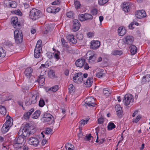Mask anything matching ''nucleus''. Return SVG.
I'll return each mask as SVG.
<instances>
[{
  "mask_svg": "<svg viewBox=\"0 0 150 150\" xmlns=\"http://www.w3.org/2000/svg\"><path fill=\"white\" fill-rule=\"evenodd\" d=\"M60 9L59 8L56 7L55 6H51L47 8V11L50 13H56L58 12Z\"/></svg>",
  "mask_w": 150,
  "mask_h": 150,
  "instance_id": "6e6552de",
  "label": "nucleus"
},
{
  "mask_svg": "<svg viewBox=\"0 0 150 150\" xmlns=\"http://www.w3.org/2000/svg\"><path fill=\"white\" fill-rule=\"evenodd\" d=\"M39 83H43L44 82L45 80V78L44 77L39 76Z\"/></svg>",
  "mask_w": 150,
  "mask_h": 150,
  "instance_id": "bf43d9fd",
  "label": "nucleus"
},
{
  "mask_svg": "<svg viewBox=\"0 0 150 150\" xmlns=\"http://www.w3.org/2000/svg\"><path fill=\"white\" fill-rule=\"evenodd\" d=\"M85 61L84 59H78L75 62L76 65L78 67H82L85 64Z\"/></svg>",
  "mask_w": 150,
  "mask_h": 150,
  "instance_id": "4468645a",
  "label": "nucleus"
},
{
  "mask_svg": "<svg viewBox=\"0 0 150 150\" xmlns=\"http://www.w3.org/2000/svg\"><path fill=\"white\" fill-rule=\"evenodd\" d=\"M11 23L15 28L18 29H20L21 25L20 22H18V18L17 17H12L11 19Z\"/></svg>",
  "mask_w": 150,
  "mask_h": 150,
  "instance_id": "423d86ee",
  "label": "nucleus"
},
{
  "mask_svg": "<svg viewBox=\"0 0 150 150\" xmlns=\"http://www.w3.org/2000/svg\"><path fill=\"white\" fill-rule=\"evenodd\" d=\"M133 101V96L130 94H126L124 97L123 102L125 105L126 106L128 105L131 103H132Z\"/></svg>",
  "mask_w": 150,
  "mask_h": 150,
  "instance_id": "7ed1b4c3",
  "label": "nucleus"
},
{
  "mask_svg": "<svg viewBox=\"0 0 150 150\" xmlns=\"http://www.w3.org/2000/svg\"><path fill=\"white\" fill-rule=\"evenodd\" d=\"M67 16L70 18H73L74 16V13L72 11H70L67 13Z\"/></svg>",
  "mask_w": 150,
  "mask_h": 150,
  "instance_id": "79ce46f5",
  "label": "nucleus"
},
{
  "mask_svg": "<svg viewBox=\"0 0 150 150\" xmlns=\"http://www.w3.org/2000/svg\"><path fill=\"white\" fill-rule=\"evenodd\" d=\"M59 89V86L56 85L54 86L51 88L49 90H52V91L55 92L57 91Z\"/></svg>",
  "mask_w": 150,
  "mask_h": 150,
  "instance_id": "a19ab883",
  "label": "nucleus"
},
{
  "mask_svg": "<svg viewBox=\"0 0 150 150\" xmlns=\"http://www.w3.org/2000/svg\"><path fill=\"white\" fill-rule=\"evenodd\" d=\"M6 112V110L4 106H0V113L2 115H5Z\"/></svg>",
  "mask_w": 150,
  "mask_h": 150,
  "instance_id": "4c0bfd02",
  "label": "nucleus"
},
{
  "mask_svg": "<svg viewBox=\"0 0 150 150\" xmlns=\"http://www.w3.org/2000/svg\"><path fill=\"white\" fill-rule=\"evenodd\" d=\"M42 45H39L36 44L35 49L42 50Z\"/></svg>",
  "mask_w": 150,
  "mask_h": 150,
  "instance_id": "680f3d73",
  "label": "nucleus"
},
{
  "mask_svg": "<svg viewBox=\"0 0 150 150\" xmlns=\"http://www.w3.org/2000/svg\"><path fill=\"white\" fill-rule=\"evenodd\" d=\"M48 75L50 78H54L55 75L54 71L52 69H50L49 71Z\"/></svg>",
  "mask_w": 150,
  "mask_h": 150,
  "instance_id": "2f4dec72",
  "label": "nucleus"
},
{
  "mask_svg": "<svg viewBox=\"0 0 150 150\" xmlns=\"http://www.w3.org/2000/svg\"><path fill=\"white\" fill-rule=\"evenodd\" d=\"M91 138H92L93 139V137L91 135V134H89L88 135H86L85 137L84 138V139L85 141H89L91 139Z\"/></svg>",
  "mask_w": 150,
  "mask_h": 150,
  "instance_id": "e433bc0d",
  "label": "nucleus"
},
{
  "mask_svg": "<svg viewBox=\"0 0 150 150\" xmlns=\"http://www.w3.org/2000/svg\"><path fill=\"white\" fill-rule=\"evenodd\" d=\"M150 81V74H147L144 76L141 81V83L144 84L146 82H149Z\"/></svg>",
  "mask_w": 150,
  "mask_h": 150,
  "instance_id": "412c9836",
  "label": "nucleus"
},
{
  "mask_svg": "<svg viewBox=\"0 0 150 150\" xmlns=\"http://www.w3.org/2000/svg\"><path fill=\"white\" fill-rule=\"evenodd\" d=\"M94 101V98L92 97H90L86 100V101Z\"/></svg>",
  "mask_w": 150,
  "mask_h": 150,
  "instance_id": "69168bd1",
  "label": "nucleus"
},
{
  "mask_svg": "<svg viewBox=\"0 0 150 150\" xmlns=\"http://www.w3.org/2000/svg\"><path fill=\"white\" fill-rule=\"evenodd\" d=\"M11 1L8 0H5L4 1V4L6 7H10Z\"/></svg>",
  "mask_w": 150,
  "mask_h": 150,
  "instance_id": "864d4df0",
  "label": "nucleus"
},
{
  "mask_svg": "<svg viewBox=\"0 0 150 150\" xmlns=\"http://www.w3.org/2000/svg\"><path fill=\"white\" fill-rule=\"evenodd\" d=\"M76 37L78 40H82L83 38V35L81 33H78L76 35Z\"/></svg>",
  "mask_w": 150,
  "mask_h": 150,
  "instance_id": "49530a36",
  "label": "nucleus"
},
{
  "mask_svg": "<svg viewBox=\"0 0 150 150\" xmlns=\"http://www.w3.org/2000/svg\"><path fill=\"white\" fill-rule=\"evenodd\" d=\"M33 72V69L31 67H28L26 69L24 73L28 78H30L31 76V73Z\"/></svg>",
  "mask_w": 150,
  "mask_h": 150,
  "instance_id": "dca6fc26",
  "label": "nucleus"
},
{
  "mask_svg": "<svg viewBox=\"0 0 150 150\" xmlns=\"http://www.w3.org/2000/svg\"><path fill=\"white\" fill-rule=\"evenodd\" d=\"M14 39L17 44L20 43L23 40L22 32L20 30H16L14 32Z\"/></svg>",
  "mask_w": 150,
  "mask_h": 150,
  "instance_id": "f257e3e1",
  "label": "nucleus"
},
{
  "mask_svg": "<svg viewBox=\"0 0 150 150\" xmlns=\"http://www.w3.org/2000/svg\"><path fill=\"white\" fill-rule=\"evenodd\" d=\"M108 0H98V3L100 5H103L107 3Z\"/></svg>",
  "mask_w": 150,
  "mask_h": 150,
  "instance_id": "de8ad7c7",
  "label": "nucleus"
},
{
  "mask_svg": "<svg viewBox=\"0 0 150 150\" xmlns=\"http://www.w3.org/2000/svg\"><path fill=\"white\" fill-rule=\"evenodd\" d=\"M50 62L48 61H46L45 64H42L39 68V71L40 69L42 70L43 69H45L48 67L50 65Z\"/></svg>",
  "mask_w": 150,
  "mask_h": 150,
  "instance_id": "4be33fe9",
  "label": "nucleus"
},
{
  "mask_svg": "<svg viewBox=\"0 0 150 150\" xmlns=\"http://www.w3.org/2000/svg\"><path fill=\"white\" fill-rule=\"evenodd\" d=\"M42 50L35 49L34 51V56L36 58H38L40 55Z\"/></svg>",
  "mask_w": 150,
  "mask_h": 150,
  "instance_id": "bb28decb",
  "label": "nucleus"
},
{
  "mask_svg": "<svg viewBox=\"0 0 150 150\" xmlns=\"http://www.w3.org/2000/svg\"><path fill=\"white\" fill-rule=\"evenodd\" d=\"M136 17L137 18H141L146 16L145 11L143 10H141L136 12L135 14Z\"/></svg>",
  "mask_w": 150,
  "mask_h": 150,
  "instance_id": "f8f14e48",
  "label": "nucleus"
},
{
  "mask_svg": "<svg viewBox=\"0 0 150 150\" xmlns=\"http://www.w3.org/2000/svg\"><path fill=\"white\" fill-rule=\"evenodd\" d=\"M84 17H85V21L91 20L93 18V16L92 15L88 13L84 14Z\"/></svg>",
  "mask_w": 150,
  "mask_h": 150,
  "instance_id": "c85d7f7f",
  "label": "nucleus"
},
{
  "mask_svg": "<svg viewBox=\"0 0 150 150\" xmlns=\"http://www.w3.org/2000/svg\"><path fill=\"white\" fill-rule=\"evenodd\" d=\"M115 108L117 115L119 116L120 115L122 112V108L120 106V105H116Z\"/></svg>",
  "mask_w": 150,
  "mask_h": 150,
  "instance_id": "5701e85b",
  "label": "nucleus"
},
{
  "mask_svg": "<svg viewBox=\"0 0 150 150\" xmlns=\"http://www.w3.org/2000/svg\"><path fill=\"white\" fill-rule=\"evenodd\" d=\"M93 81V78H88L85 82V81H83L86 87H90Z\"/></svg>",
  "mask_w": 150,
  "mask_h": 150,
  "instance_id": "f3484780",
  "label": "nucleus"
},
{
  "mask_svg": "<svg viewBox=\"0 0 150 150\" xmlns=\"http://www.w3.org/2000/svg\"><path fill=\"white\" fill-rule=\"evenodd\" d=\"M52 132V130L50 128H47L46 129V131L44 133L45 134H50L51 132Z\"/></svg>",
  "mask_w": 150,
  "mask_h": 150,
  "instance_id": "8fccbe9b",
  "label": "nucleus"
},
{
  "mask_svg": "<svg viewBox=\"0 0 150 150\" xmlns=\"http://www.w3.org/2000/svg\"><path fill=\"white\" fill-rule=\"evenodd\" d=\"M17 6V4L15 1H11L10 7H11L12 8H15Z\"/></svg>",
  "mask_w": 150,
  "mask_h": 150,
  "instance_id": "c03bdc74",
  "label": "nucleus"
},
{
  "mask_svg": "<svg viewBox=\"0 0 150 150\" xmlns=\"http://www.w3.org/2000/svg\"><path fill=\"white\" fill-rule=\"evenodd\" d=\"M22 136L25 138H27L30 135L33 134L34 132H28L27 131V129L24 127L22 129Z\"/></svg>",
  "mask_w": 150,
  "mask_h": 150,
  "instance_id": "9d476101",
  "label": "nucleus"
},
{
  "mask_svg": "<svg viewBox=\"0 0 150 150\" xmlns=\"http://www.w3.org/2000/svg\"><path fill=\"white\" fill-rule=\"evenodd\" d=\"M134 24V20L133 22L131 23L129 25V29H132L134 28V27H133V25Z\"/></svg>",
  "mask_w": 150,
  "mask_h": 150,
  "instance_id": "e2e57ef3",
  "label": "nucleus"
},
{
  "mask_svg": "<svg viewBox=\"0 0 150 150\" xmlns=\"http://www.w3.org/2000/svg\"><path fill=\"white\" fill-rule=\"evenodd\" d=\"M29 113L27 112L24 113V118L25 119H28L30 115H29Z\"/></svg>",
  "mask_w": 150,
  "mask_h": 150,
  "instance_id": "603ef678",
  "label": "nucleus"
},
{
  "mask_svg": "<svg viewBox=\"0 0 150 150\" xmlns=\"http://www.w3.org/2000/svg\"><path fill=\"white\" fill-rule=\"evenodd\" d=\"M125 40L127 44H131L134 41L133 38L132 36H127L125 38Z\"/></svg>",
  "mask_w": 150,
  "mask_h": 150,
  "instance_id": "aec40b11",
  "label": "nucleus"
},
{
  "mask_svg": "<svg viewBox=\"0 0 150 150\" xmlns=\"http://www.w3.org/2000/svg\"><path fill=\"white\" fill-rule=\"evenodd\" d=\"M85 104H84V105L86 107H87V106L89 107H94L95 104V103H94V101H85Z\"/></svg>",
  "mask_w": 150,
  "mask_h": 150,
  "instance_id": "c756f323",
  "label": "nucleus"
},
{
  "mask_svg": "<svg viewBox=\"0 0 150 150\" xmlns=\"http://www.w3.org/2000/svg\"><path fill=\"white\" fill-rule=\"evenodd\" d=\"M6 55L5 51L2 47H0V57L1 58L4 57Z\"/></svg>",
  "mask_w": 150,
  "mask_h": 150,
  "instance_id": "72a5a7b5",
  "label": "nucleus"
},
{
  "mask_svg": "<svg viewBox=\"0 0 150 150\" xmlns=\"http://www.w3.org/2000/svg\"><path fill=\"white\" fill-rule=\"evenodd\" d=\"M97 13V10L96 8L92 9L91 12V13L93 15H96Z\"/></svg>",
  "mask_w": 150,
  "mask_h": 150,
  "instance_id": "5fc2aeb1",
  "label": "nucleus"
},
{
  "mask_svg": "<svg viewBox=\"0 0 150 150\" xmlns=\"http://www.w3.org/2000/svg\"><path fill=\"white\" fill-rule=\"evenodd\" d=\"M37 94L33 95L32 96L31 99L30 100L32 104H34L37 102Z\"/></svg>",
  "mask_w": 150,
  "mask_h": 150,
  "instance_id": "473e14b6",
  "label": "nucleus"
},
{
  "mask_svg": "<svg viewBox=\"0 0 150 150\" xmlns=\"http://www.w3.org/2000/svg\"><path fill=\"white\" fill-rule=\"evenodd\" d=\"M52 116H53L50 114L45 113L44 114L42 119L43 120L50 117H52Z\"/></svg>",
  "mask_w": 150,
  "mask_h": 150,
  "instance_id": "58836bf2",
  "label": "nucleus"
},
{
  "mask_svg": "<svg viewBox=\"0 0 150 150\" xmlns=\"http://www.w3.org/2000/svg\"><path fill=\"white\" fill-rule=\"evenodd\" d=\"M73 87L74 86L72 84H71L69 85L68 86V89L70 92H71L73 91Z\"/></svg>",
  "mask_w": 150,
  "mask_h": 150,
  "instance_id": "13d9d810",
  "label": "nucleus"
},
{
  "mask_svg": "<svg viewBox=\"0 0 150 150\" xmlns=\"http://www.w3.org/2000/svg\"><path fill=\"white\" fill-rule=\"evenodd\" d=\"M78 18L79 20L81 21H85V17H84V14H81L78 16Z\"/></svg>",
  "mask_w": 150,
  "mask_h": 150,
  "instance_id": "37998d69",
  "label": "nucleus"
},
{
  "mask_svg": "<svg viewBox=\"0 0 150 150\" xmlns=\"http://www.w3.org/2000/svg\"><path fill=\"white\" fill-rule=\"evenodd\" d=\"M103 92L104 94L106 96H109L111 93V91L108 89V88L103 89Z\"/></svg>",
  "mask_w": 150,
  "mask_h": 150,
  "instance_id": "c9c22d12",
  "label": "nucleus"
},
{
  "mask_svg": "<svg viewBox=\"0 0 150 150\" xmlns=\"http://www.w3.org/2000/svg\"><path fill=\"white\" fill-rule=\"evenodd\" d=\"M130 52L132 54H134L137 52V48L134 45H132L129 47Z\"/></svg>",
  "mask_w": 150,
  "mask_h": 150,
  "instance_id": "b1692460",
  "label": "nucleus"
},
{
  "mask_svg": "<svg viewBox=\"0 0 150 150\" xmlns=\"http://www.w3.org/2000/svg\"><path fill=\"white\" fill-rule=\"evenodd\" d=\"M123 7V10L125 12H128L131 7L132 4L130 2H124Z\"/></svg>",
  "mask_w": 150,
  "mask_h": 150,
  "instance_id": "ddd939ff",
  "label": "nucleus"
},
{
  "mask_svg": "<svg viewBox=\"0 0 150 150\" xmlns=\"http://www.w3.org/2000/svg\"><path fill=\"white\" fill-rule=\"evenodd\" d=\"M45 105V102L43 99H40L39 101V105L40 107H43Z\"/></svg>",
  "mask_w": 150,
  "mask_h": 150,
  "instance_id": "09e8293b",
  "label": "nucleus"
},
{
  "mask_svg": "<svg viewBox=\"0 0 150 150\" xmlns=\"http://www.w3.org/2000/svg\"><path fill=\"white\" fill-rule=\"evenodd\" d=\"M24 127L27 129V131L28 132H31V130L34 129L33 127L32 126L29 125V124H26Z\"/></svg>",
  "mask_w": 150,
  "mask_h": 150,
  "instance_id": "f704fd0d",
  "label": "nucleus"
},
{
  "mask_svg": "<svg viewBox=\"0 0 150 150\" xmlns=\"http://www.w3.org/2000/svg\"><path fill=\"white\" fill-rule=\"evenodd\" d=\"M104 122V119L103 117H100L98 119V123L99 124H102Z\"/></svg>",
  "mask_w": 150,
  "mask_h": 150,
  "instance_id": "4d7b16f0",
  "label": "nucleus"
},
{
  "mask_svg": "<svg viewBox=\"0 0 150 150\" xmlns=\"http://www.w3.org/2000/svg\"><path fill=\"white\" fill-rule=\"evenodd\" d=\"M40 70L41 71L43 70V71H41L39 76L43 77V76L45 74L46 71L45 70V69H43L42 70Z\"/></svg>",
  "mask_w": 150,
  "mask_h": 150,
  "instance_id": "052dcab7",
  "label": "nucleus"
},
{
  "mask_svg": "<svg viewBox=\"0 0 150 150\" xmlns=\"http://www.w3.org/2000/svg\"><path fill=\"white\" fill-rule=\"evenodd\" d=\"M118 33L119 35L122 36L126 33V30L123 27H119L117 30Z\"/></svg>",
  "mask_w": 150,
  "mask_h": 150,
  "instance_id": "a211bd4d",
  "label": "nucleus"
},
{
  "mask_svg": "<svg viewBox=\"0 0 150 150\" xmlns=\"http://www.w3.org/2000/svg\"><path fill=\"white\" fill-rule=\"evenodd\" d=\"M115 125L112 122H110L108 124V130H111L115 127Z\"/></svg>",
  "mask_w": 150,
  "mask_h": 150,
  "instance_id": "7c9ffc66",
  "label": "nucleus"
},
{
  "mask_svg": "<svg viewBox=\"0 0 150 150\" xmlns=\"http://www.w3.org/2000/svg\"><path fill=\"white\" fill-rule=\"evenodd\" d=\"M24 138L22 136H19L17 138H16L13 141V146L16 148H18L19 146H17V144H22L24 140Z\"/></svg>",
  "mask_w": 150,
  "mask_h": 150,
  "instance_id": "39448f33",
  "label": "nucleus"
},
{
  "mask_svg": "<svg viewBox=\"0 0 150 150\" xmlns=\"http://www.w3.org/2000/svg\"><path fill=\"white\" fill-rule=\"evenodd\" d=\"M43 120L44 122H49V123H48V124H54V118L53 116H52V117H50L49 118H47V119Z\"/></svg>",
  "mask_w": 150,
  "mask_h": 150,
  "instance_id": "a878e982",
  "label": "nucleus"
},
{
  "mask_svg": "<svg viewBox=\"0 0 150 150\" xmlns=\"http://www.w3.org/2000/svg\"><path fill=\"white\" fill-rule=\"evenodd\" d=\"M104 73L102 72H99L96 74L97 77L100 78L104 75Z\"/></svg>",
  "mask_w": 150,
  "mask_h": 150,
  "instance_id": "6e6d98bb",
  "label": "nucleus"
},
{
  "mask_svg": "<svg viewBox=\"0 0 150 150\" xmlns=\"http://www.w3.org/2000/svg\"><path fill=\"white\" fill-rule=\"evenodd\" d=\"M40 111L39 110H36L33 114L32 116L33 118L37 119L40 116Z\"/></svg>",
  "mask_w": 150,
  "mask_h": 150,
  "instance_id": "393cba45",
  "label": "nucleus"
},
{
  "mask_svg": "<svg viewBox=\"0 0 150 150\" xmlns=\"http://www.w3.org/2000/svg\"><path fill=\"white\" fill-rule=\"evenodd\" d=\"M40 10L35 8H33L30 11L29 16L30 18L33 20L38 19L40 17Z\"/></svg>",
  "mask_w": 150,
  "mask_h": 150,
  "instance_id": "f03ea898",
  "label": "nucleus"
},
{
  "mask_svg": "<svg viewBox=\"0 0 150 150\" xmlns=\"http://www.w3.org/2000/svg\"><path fill=\"white\" fill-rule=\"evenodd\" d=\"M73 81L78 83H81L83 80V74L81 72H79L75 74V76L73 78Z\"/></svg>",
  "mask_w": 150,
  "mask_h": 150,
  "instance_id": "20e7f679",
  "label": "nucleus"
},
{
  "mask_svg": "<svg viewBox=\"0 0 150 150\" xmlns=\"http://www.w3.org/2000/svg\"><path fill=\"white\" fill-rule=\"evenodd\" d=\"M88 121V120H82L80 121V123L81 125H83L84 126L85 124L87 123Z\"/></svg>",
  "mask_w": 150,
  "mask_h": 150,
  "instance_id": "3c124183",
  "label": "nucleus"
},
{
  "mask_svg": "<svg viewBox=\"0 0 150 150\" xmlns=\"http://www.w3.org/2000/svg\"><path fill=\"white\" fill-rule=\"evenodd\" d=\"M6 118L7 120L5 124V125H8L9 126L11 127L13 124V120L8 115L6 116Z\"/></svg>",
  "mask_w": 150,
  "mask_h": 150,
  "instance_id": "6ab92c4d",
  "label": "nucleus"
},
{
  "mask_svg": "<svg viewBox=\"0 0 150 150\" xmlns=\"http://www.w3.org/2000/svg\"><path fill=\"white\" fill-rule=\"evenodd\" d=\"M74 37V36L73 35H69L67 37V38L68 40L70 41V40H71V39L72 38H73Z\"/></svg>",
  "mask_w": 150,
  "mask_h": 150,
  "instance_id": "774afa93",
  "label": "nucleus"
},
{
  "mask_svg": "<svg viewBox=\"0 0 150 150\" xmlns=\"http://www.w3.org/2000/svg\"><path fill=\"white\" fill-rule=\"evenodd\" d=\"M10 127L8 125L4 124L2 128V132L4 133L8 131Z\"/></svg>",
  "mask_w": 150,
  "mask_h": 150,
  "instance_id": "cd10ccee",
  "label": "nucleus"
},
{
  "mask_svg": "<svg viewBox=\"0 0 150 150\" xmlns=\"http://www.w3.org/2000/svg\"><path fill=\"white\" fill-rule=\"evenodd\" d=\"M141 117H142L141 115H138L135 119V120H134V122L135 123H137L141 118Z\"/></svg>",
  "mask_w": 150,
  "mask_h": 150,
  "instance_id": "0e129e2a",
  "label": "nucleus"
},
{
  "mask_svg": "<svg viewBox=\"0 0 150 150\" xmlns=\"http://www.w3.org/2000/svg\"><path fill=\"white\" fill-rule=\"evenodd\" d=\"M96 57L97 55L96 54H92L89 57L88 59L89 62L92 64H93L94 63H96Z\"/></svg>",
  "mask_w": 150,
  "mask_h": 150,
  "instance_id": "2eb2a0df",
  "label": "nucleus"
},
{
  "mask_svg": "<svg viewBox=\"0 0 150 150\" xmlns=\"http://www.w3.org/2000/svg\"><path fill=\"white\" fill-rule=\"evenodd\" d=\"M74 5L77 8H79L81 6L80 2L77 0H74Z\"/></svg>",
  "mask_w": 150,
  "mask_h": 150,
  "instance_id": "a18cd8bd",
  "label": "nucleus"
},
{
  "mask_svg": "<svg viewBox=\"0 0 150 150\" xmlns=\"http://www.w3.org/2000/svg\"><path fill=\"white\" fill-rule=\"evenodd\" d=\"M100 43L99 42L98 40L92 41L91 42L90 48L93 50H96L99 47Z\"/></svg>",
  "mask_w": 150,
  "mask_h": 150,
  "instance_id": "9b49d317",
  "label": "nucleus"
},
{
  "mask_svg": "<svg viewBox=\"0 0 150 150\" xmlns=\"http://www.w3.org/2000/svg\"><path fill=\"white\" fill-rule=\"evenodd\" d=\"M14 13L18 15H21L22 14V13L19 10H17L16 11H14Z\"/></svg>",
  "mask_w": 150,
  "mask_h": 150,
  "instance_id": "338daca9",
  "label": "nucleus"
},
{
  "mask_svg": "<svg viewBox=\"0 0 150 150\" xmlns=\"http://www.w3.org/2000/svg\"><path fill=\"white\" fill-rule=\"evenodd\" d=\"M122 53V51L118 50H115L112 52V54L115 55H120Z\"/></svg>",
  "mask_w": 150,
  "mask_h": 150,
  "instance_id": "ea45409f",
  "label": "nucleus"
},
{
  "mask_svg": "<svg viewBox=\"0 0 150 150\" xmlns=\"http://www.w3.org/2000/svg\"><path fill=\"white\" fill-rule=\"evenodd\" d=\"M73 22L72 29L74 31H76L79 29L81 24L77 19H74Z\"/></svg>",
  "mask_w": 150,
  "mask_h": 150,
  "instance_id": "0eeeda50",
  "label": "nucleus"
},
{
  "mask_svg": "<svg viewBox=\"0 0 150 150\" xmlns=\"http://www.w3.org/2000/svg\"><path fill=\"white\" fill-rule=\"evenodd\" d=\"M28 142L30 144L35 146H37L39 143V141L38 139L36 138L33 137L29 138L28 140Z\"/></svg>",
  "mask_w": 150,
  "mask_h": 150,
  "instance_id": "1a4fd4ad",
  "label": "nucleus"
}]
</instances>
